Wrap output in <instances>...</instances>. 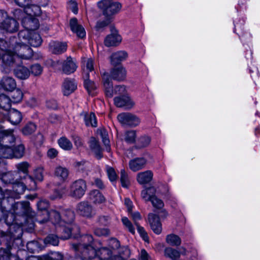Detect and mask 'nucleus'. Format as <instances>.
Segmentation results:
<instances>
[{
    "label": "nucleus",
    "mask_w": 260,
    "mask_h": 260,
    "mask_svg": "<svg viewBox=\"0 0 260 260\" xmlns=\"http://www.w3.org/2000/svg\"><path fill=\"white\" fill-rule=\"evenodd\" d=\"M93 238L91 235H85L79 243L72 244V248L82 260H91L96 256L97 251L93 247Z\"/></svg>",
    "instance_id": "obj_1"
},
{
    "label": "nucleus",
    "mask_w": 260,
    "mask_h": 260,
    "mask_svg": "<svg viewBox=\"0 0 260 260\" xmlns=\"http://www.w3.org/2000/svg\"><path fill=\"white\" fill-rule=\"evenodd\" d=\"M22 231L21 226L18 223L12 224L8 229L7 232L0 230V237L3 241H6L7 248L5 250H9L10 253V249L15 239L19 238L22 235Z\"/></svg>",
    "instance_id": "obj_2"
},
{
    "label": "nucleus",
    "mask_w": 260,
    "mask_h": 260,
    "mask_svg": "<svg viewBox=\"0 0 260 260\" xmlns=\"http://www.w3.org/2000/svg\"><path fill=\"white\" fill-rule=\"evenodd\" d=\"M74 218L75 214L73 211L66 210L62 212V235L60 237L61 239L66 240L71 237L73 229L76 227V225L73 224Z\"/></svg>",
    "instance_id": "obj_3"
},
{
    "label": "nucleus",
    "mask_w": 260,
    "mask_h": 260,
    "mask_svg": "<svg viewBox=\"0 0 260 260\" xmlns=\"http://www.w3.org/2000/svg\"><path fill=\"white\" fill-rule=\"evenodd\" d=\"M98 6L103 10V15L109 18L119 12L122 8L120 3L113 0H101L98 3Z\"/></svg>",
    "instance_id": "obj_4"
},
{
    "label": "nucleus",
    "mask_w": 260,
    "mask_h": 260,
    "mask_svg": "<svg viewBox=\"0 0 260 260\" xmlns=\"http://www.w3.org/2000/svg\"><path fill=\"white\" fill-rule=\"evenodd\" d=\"M103 85L106 95L108 98H112L113 93L125 95L126 87L124 85H117L113 89V84L108 73L103 74L102 76Z\"/></svg>",
    "instance_id": "obj_5"
},
{
    "label": "nucleus",
    "mask_w": 260,
    "mask_h": 260,
    "mask_svg": "<svg viewBox=\"0 0 260 260\" xmlns=\"http://www.w3.org/2000/svg\"><path fill=\"white\" fill-rule=\"evenodd\" d=\"M15 40L16 38H13L10 43L18 58L26 60L30 59L33 55V51L31 48L26 45L25 42L17 43L14 41Z\"/></svg>",
    "instance_id": "obj_6"
},
{
    "label": "nucleus",
    "mask_w": 260,
    "mask_h": 260,
    "mask_svg": "<svg viewBox=\"0 0 260 260\" xmlns=\"http://www.w3.org/2000/svg\"><path fill=\"white\" fill-rule=\"evenodd\" d=\"M86 181L79 179L73 181L69 188V196L75 199L79 200L85 194L87 190Z\"/></svg>",
    "instance_id": "obj_7"
},
{
    "label": "nucleus",
    "mask_w": 260,
    "mask_h": 260,
    "mask_svg": "<svg viewBox=\"0 0 260 260\" xmlns=\"http://www.w3.org/2000/svg\"><path fill=\"white\" fill-rule=\"evenodd\" d=\"M11 212L15 215L24 216L29 218H32L35 215L28 201L15 202Z\"/></svg>",
    "instance_id": "obj_8"
},
{
    "label": "nucleus",
    "mask_w": 260,
    "mask_h": 260,
    "mask_svg": "<svg viewBox=\"0 0 260 260\" xmlns=\"http://www.w3.org/2000/svg\"><path fill=\"white\" fill-rule=\"evenodd\" d=\"M6 48V50L3 51L2 60L6 67H10L15 63L16 59L18 58L14 53L10 43L9 44H7Z\"/></svg>",
    "instance_id": "obj_9"
},
{
    "label": "nucleus",
    "mask_w": 260,
    "mask_h": 260,
    "mask_svg": "<svg viewBox=\"0 0 260 260\" xmlns=\"http://www.w3.org/2000/svg\"><path fill=\"white\" fill-rule=\"evenodd\" d=\"M117 119L122 124L130 126H136L140 122V119L137 116L128 112L119 114L117 116Z\"/></svg>",
    "instance_id": "obj_10"
},
{
    "label": "nucleus",
    "mask_w": 260,
    "mask_h": 260,
    "mask_svg": "<svg viewBox=\"0 0 260 260\" xmlns=\"http://www.w3.org/2000/svg\"><path fill=\"white\" fill-rule=\"evenodd\" d=\"M76 212L79 215L86 218H91L95 214L92 205L85 201L80 202L77 205Z\"/></svg>",
    "instance_id": "obj_11"
},
{
    "label": "nucleus",
    "mask_w": 260,
    "mask_h": 260,
    "mask_svg": "<svg viewBox=\"0 0 260 260\" xmlns=\"http://www.w3.org/2000/svg\"><path fill=\"white\" fill-rule=\"evenodd\" d=\"M110 27L111 34L105 38L104 44L107 47L117 46L121 43L122 38L114 27L111 26Z\"/></svg>",
    "instance_id": "obj_12"
},
{
    "label": "nucleus",
    "mask_w": 260,
    "mask_h": 260,
    "mask_svg": "<svg viewBox=\"0 0 260 260\" xmlns=\"http://www.w3.org/2000/svg\"><path fill=\"white\" fill-rule=\"evenodd\" d=\"M14 132V130L11 128L0 131V144L9 145L14 143L16 138Z\"/></svg>",
    "instance_id": "obj_13"
},
{
    "label": "nucleus",
    "mask_w": 260,
    "mask_h": 260,
    "mask_svg": "<svg viewBox=\"0 0 260 260\" xmlns=\"http://www.w3.org/2000/svg\"><path fill=\"white\" fill-rule=\"evenodd\" d=\"M114 102L115 106L119 108L125 107L126 109H131L134 105V102L127 94L115 97Z\"/></svg>",
    "instance_id": "obj_14"
},
{
    "label": "nucleus",
    "mask_w": 260,
    "mask_h": 260,
    "mask_svg": "<svg viewBox=\"0 0 260 260\" xmlns=\"http://www.w3.org/2000/svg\"><path fill=\"white\" fill-rule=\"evenodd\" d=\"M126 71L125 69L121 66L114 67L110 71V75H109L110 79H112L118 81L124 80L126 78Z\"/></svg>",
    "instance_id": "obj_15"
},
{
    "label": "nucleus",
    "mask_w": 260,
    "mask_h": 260,
    "mask_svg": "<svg viewBox=\"0 0 260 260\" xmlns=\"http://www.w3.org/2000/svg\"><path fill=\"white\" fill-rule=\"evenodd\" d=\"M22 25L24 28L34 32L39 28V22L36 18L27 16L22 19Z\"/></svg>",
    "instance_id": "obj_16"
},
{
    "label": "nucleus",
    "mask_w": 260,
    "mask_h": 260,
    "mask_svg": "<svg viewBox=\"0 0 260 260\" xmlns=\"http://www.w3.org/2000/svg\"><path fill=\"white\" fill-rule=\"evenodd\" d=\"M8 196L4 197L0 200V208L4 212H11L14 205L15 204V198L10 194H7Z\"/></svg>",
    "instance_id": "obj_17"
},
{
    "label": "nucleus",
    "mask_w": 260,
    "mask_h": 260,
    "mask_svg": "<svg viewBox=\"0 0 260 260\" xmlns=\"http://www.w3.org/2000/svg\"><path fill=\"white\" fill-rule=\"evenodd\" d=\"M148 220L152 230L156 234H159L162 230L161 224L158 215L153 213L148 215Z\"/></svg>",
    "instance_id": "obj_18"
},
{
    "label": "nucleus",
    "mask_w": 260,
    "mask_h": 260,
    "mask_svg": "<svg viewBox=\"0 0 260 260\" xmlns=\"http://www.w3.org/2000/svg\"><path fill=\"white\" fill-rule=\"evenodd\" d=\"M4 30L9 33H14L18 30L19 24L18 21L11 17H9L2 24Z\"/></svg>",
    "instance_id": "obj_19"
},
{
    "label": "nucleus",
    "mask_w": 260,
    "mask_h": 260,
    "mask_svg": "<svg viewBox=\"0 0 260 260\" xmlns=\"http://www.w3.org/2000/svg\"><path fill=\"white\" fill-rule=\"evenodd\" d=\"M50 52L55 54L64 53L67 49V44L66 42L51 41L49 44Z\"/></svg>",
    "instance_id": "obj_20"
},
{
    "label": "nucleus",
    "mask_w": 260,
    "mask_h": 260,
    "mask_svg": "<svg viewBox=\"0 0 260 260\" xmlns=\"http://www.w3.org/2000/svg\"><path fill=\"white\" fill-rule=\"evenodd\" d=\"M51 222L57 226L58 232L62 233V220L61 214L54 210H51L49 212H46Z\"/></svg>",
    "instance_id": "obj_21"
},
{
    "label": "nucleus",
    "mask_w": 260,
    "mask_h": 260,
    "mask_svg": "<svg viewBox=\"0 0 260 260\" xmlns=\"http://www.w3.org/2000/svg\"><path fill=\"white\" fill-rule=\"evenodd\" d=\"M25 189V185L18 179L15 183L12 184V190H8V192L15 199H18L19 195L23 193Z\"/></svg>",
    "instance_id": "obj_22"
},
{
    "label": "nucleus",
    "mask_w": 260,
    "mask_h": 260,
    "mask_svg": "<svg viewBox=\"0 0 260 260\" xmlns=\"http://www.w3.org/2000/svg\"><path fill=\"white\" fill-rule=\"evenodd\" d=\"M146 159L144 157H137L129 160V169L133 172H137L144 168L146 164Z\"/></svg>",
    "instance_id": "obj_23"
},
{
    "label": "nucleus",
    "mask_w": 260,
    "mask_h": 260,
    "mask_svg": "<svg viewBox=\"0 0 260 260\" xmlns=\"http://www.w3.org/2000/svg\"><path fill=\"white\" fill-rule=\"evenodd\" d=\"M70 25L72 31L76 33L79 38L82 39L85 37V30L81 25L78 24L77 18H72L70 21Z\"/></svg>",
    "instance_id": "obj_24"
},
{
    "label": "nucleus",
    "mask_w": 260,
    "mask_h": 260,
    "mask_svg": "<svg viewBox=\"0 0 260 260\" xmlns=\"http://www.w3.org/2000/svg\"><path fill=\"white\" fill-rule=\"evenodd\" d=\"M77 66L73 59L69 56L64 60L62 65V70L64 73L70 74L74 73L77 69Z\"/></svg>",
    "instance_id": "obj_25"
},
{
    "label": "nucleus",
    "mask_w": 260,
    "mask_h": 260,
    "mask_svg": "<svg viewBox=\"0 0 260 260\" xmlns=\"http://www.w3.org/2000/svg\"><path fill=\"white\" fill-rule=\"evenodd\" d=\"M81 117H83L85 124L87 126L96 127L97 121L95 115L94 113H88L87 112H82L80 114Z\"/></svg>",
    "instance_id": "obj_26"
},
{
    "label": "nucleus",
    "mask_w": 260,
    "mask_h": 260,
    "mask_svg": "<svg viewBox=\"0 0 260 260\" xmlns=\"http://www.w3.org/2000/svg\"><path fill=\"white\" fill-rule=\"evenodd\" d=\"M18 173L15 172H8L2 174L0 180L2 181V185L13 184L18 180Z\"/></svg>",
    "instance_id": "obj_27"
},
{
    "label": "nucleus",
    "mask_w": 260,
    "mask_h": 260,
    "mask_svg": "<svg viewBox=\"0 0 260 260\" xmlns=\"http://www.w3.org/2000/svg\"><path fill=\"white\" fill-rule=\"evenodd\" d=\"M22 119V115L21 112L15 109H11L8 112V120L13 125H17L20 123Z\"/></svg>",
    "instance_id": "obj_28"
},
{
    "label": "nucleus",
    "mask_w": 260,
    "mask_h": 260,
    "mask_svg": "<svg viewBox=\"0 0 260 260\" xmlns=\"http://www.w3.org/2000/svg\"><path fill=\"white\" fill-rule=\"evenodd\" d=\"M77 88V84L74 80L69 79L64 80L62 85V91L64 95L68 96L73 92Z\"/></svg>",
    "instance_id": "obj_29"
},
{
    "label": "nucleus",
    "mask_w": 260,
    "mask_h": 260,
    "mask_svg": "<svg viewBox=\"0 0 260 260\" xmlns=\"http://www.w3.org/2000/svg\"><path fill=\"white\" fill-rule=\"evenodd\" d=\"M153 178V173L150 170L139 173L137 176V180L140 184H145L150 182Z\"/></svg>",
    "instance_id": "obj_30"
},
{
    "label": "nucleus",
    "mask_w": 260,
    "mask_h": 260,
    "mask_svg": "<svg viewBox=\"0 0 260 260\" xmlns=\"http://www.w3.org/2000/svg\"><path fill=\"white\" fill-rule=\"evenodd\" d=\"M127 57V54L123 51H119L113 53L111 56V63L113 66H116L124 60Z\"/></svg>",
    "instance_id": "obj_31"
},
{
    "label": "nucleus",
    "mask_w": 260,
    "mask_h": 260,
    "mask_svg": "<svg viewBox=\"0 0 260 260\" xmlns=\"http://www.w3.org/2000/svg\"><path fill=\"white\" fill-rule=\"evenodd\" d=\"M1 82L6 91H12L16 87V83L15 79L12 77L6 76L1 80Z\"/></svg>",
    "instance_id": "obj_32"
},
{
    "label": "nucleus",
    "mask_w": 260,
    "mask_h": 260,
    "mask_svg": "<svg viewBox=\"0 0 260 260\" xmlns=\"http://www.w3.org/2000/svg\"><path fill=\"white\" fill-rule=\"evenodd\" d=\"M89 147L94 152L96 157L100 159L103 157L102 149L100 145L99 142L94 137H91L89 141Z\"/></svg>",
    "instance_id": "obj_33"
},
{
    "label": "nucleus",
    "mask_w": 260,
    "mask_h": 260,
    "mask_svg": "<svg viewBox=\"0 0 260 260\" xmlns=\"http://www.w3.org/2000/svg\"><path fill=\"white\" fill-rule=\"evenodd\" d=\"M89 199L94 204H100L105 202L106 199L98 190H91L89 193Z\"/></svg>",
    "instance_id": "obj_34"
},
{
    "label": "nucleus",
    "mask_w": 260,
    "mask_h": 260,
    "mask_svg": "<svg viewBox=\"0 0 260 260\" xmlns=\"http://www.w3.org/2000/svg\"><path fill=\"white\" fill-rule=\"evenodd\" d=\"M54 175L59 180L65 181L68 178L69 171L66 168L58 166L55 170Z\"/></svg>",
    "instance_id": "obj_35"
},
{
    "label": "nucleus",
    "mask_w": 260,
    "mask_h": 260,
    "mask_svg": "<svg viewBox=\"0 0 260 260\" xmlns=\"http://www.w3.org/2000/svg\"><path fill=\"white\" fill-rule=\"evenodd\" d=\"M98 133L100 134L102 139L103 143L106 147V151L110 152L111 148L107 131L104 127L100 128L98 129Z\"/></svg>",
    "instance_id": "obj_36"
},
{
    "label": "nucleus",
    "mask_w": 260,
    "mask_h": 260,
    "mask_svg": "<svg viewBox=\"0 0 260 260\" xmlns=\"http://www.w3.org/2000/svg\"><path fill=\"white\" fill-rule=\"evenodd\" d=\"M14 74L18 78L24 80L29 76L30 71L24 66H19L14 70Z\"/></svg>",
    "instance_id": "obj_37"
},
{
    "label": "nucleus",
    "mask_w": 260,
    "mask_h": 260,
    "mask_svg": "<svg viewBox=\"0 0 260 260\" xmlns=\"http://www.w3.org/2000/svg\"><path fill=\"white\" fill-rule=\"evenodd\" d=\"M156 189L154 187H148L141 191L142 198L145 201H150L155 196Z\"/></svg>",
    "instance_id": "obj_38"
},
{
    "label": "nucleus",
    "mask_w": 260,
    "mask_h": 260,
    "mask_svg": "<svg viewBox=\"0 0 260 260\" xmlns=\"http://www.w3.org/2000/svg\"><path fill=\"white\" fill-rule=\"evenodd\" d=\"M25 149V147L22 144H19L12 147V159L22 158L24 155Z\"/></svg>",
    "instance_id": "obj_39"
},
{
    "label": "nucleus",
    "mask_w": 260,
    "mask_h": 260,
    "mask_svg": "<svg viewBox=\"0 0 260 260\" xmlns=\"http://www.w3.org/2000/svg\"><path fill=\"white\" fill-rule=\"evenodd\" d=\"M12 147L0 144V157L12 159Z\"/></svg>",
    "instance_id": "obj_40"
},
{
    "label": "nucleus",
    "mask_w": 260,
    "mask_h": 260,
    "mask_svg": "<svg viewBox=\"0 0 260 260\" xmlns=\"http://www.w3.org/2000/svg\"><path fill=\"white\" fill-rule=\"evenodd\" d=\"M57 143L59 146L64 150L70 151L73 148V144L71 141L66 137H60L58 139Z\"/></svg>",
    "instance_id": "obj_41"
},
{
    "label": "nucleus",
    "mask_w": 260,
    "mask_h": 260,
    "mask_svg": "<svg viewBox=\"0 0 260 260\" xmlns=\"http://www.w3.org/2000/svg\"><path fill=\"white\" fill-rule=\"evenodd\" d=\"M112 251L106 247H103L97 251L96 256L101 260H110L112 257Z\"/></svg>",
    "instance_id": "obj_42"
},
{
    "label": "nucleus",
    "mask_w": 260,
    "mask_h": 260,
    "mask_svg": "<svg viewBox=\"0 0 260 260\" xmlns=\"http://www.w3.org/2000/svg\"><path fill=\"white\" fill-rule=\"evenodd\" d=\"M27 43L34 47H38L41 45L42 40L39 34L32 32Z\"/></svg>",
    "instance_id": "obj_43"
},
{
    "label": "nucleus",
    "mask_w": 260,
    "mask_h": 260,
    "mask_svg": "<svg viewBox=\"0 0 260 260\" xmlns=\"http://www.w3.org/2000/svg\"><path fill=\"white\" fill-rule=\"evenodd\" d=\"M25 11L28 14V16L32 17V16L40 15L41 13L40 6L31 4V3L25 8Z\"/></svg>",
    "instance_id": "obj_44"
},
{
    "label": "nucleus",
    "mask_w": 260,
    "mask_h": 260,
    "mask_svg": "<svg viewBox=\"0 0 260 260\" xmlns=\"http://www.w3.org/2000/svg\"><path fill=\"white\" fill-rule=\"evenodd\" d=\"M89 75L88 73L83 75L84 80V87L87 90L89 94H92V92L95 89L96 85L95 83L89 79Z\"/></svg>",
    "instance_id": "obj_45"
},
{
    "label": "nucleus",
    "mask_w": 260,
    "mask_h": 260,
    "mask_svg": "<svg viewBox=\"0 0 260 260\" xmlns=\"http://www.w3.org/2000/svg\"><path fill=\"white\" fill-rule=\"evenodd\" d=\"M166 242L171 246H178L181 244V240L178 236L170 234L167 236Z\"/></svg>",
    "instance_id": "obj_46"
},
{
    "label": "nucleus",
    "mask_w": 260,
    "mask_h": 260,
    "mask_svg": "<svg viewBox=\"0 0 260 260\" xmlns=\"http://www.w3.org/2000/svg\"><path fill=\"white\" fill-rule=\"evenodd\" d=\"M165 255L172 259H175L180 257V252L172 247H167L165 250Z\"/></svg>",
    "instance_id": "obj_47"
},
{
    "label": "nucleus",
    "mask_w": 260,
    "mask_h": 260,
    "mask_svg": "<svg viewBox=\"0 0 260 260\" xmlns=\"http://www.w3.org/2000/svg\"><path fill=\"white\" fill-rule=\"evenodd\" d=\"M0 260H19L18 256L11 254L9 250L0 248Z\"/></svg>",
    "instance_id": "obj_48"
},
{
    "label": "nucleus",
    "mask_w": 260,
    "mask_h": 260,
    "mask_svg": "<svg viewBox=\"0 0 260 260\" xmlns=\"http://www.w3.org/2000/svg\"><path fill=\"white\" fill-rule=\"evenodd\" d=\"M151 142V138L148 136H142L137 140V147L138 148H142L148 146Z\"/></svg>",
    "instance_id": "obj_49"
},
{
    "label": "nucleus",
    "mask_w": 260,
    "mask_h": 260,
    "mask_svg": "<svg viewBox=\"0 0 260 260\" xmlns=\"http://www.w3.org/2000/svg\"><path fill=\"white\" fill-rule=\"evenodd\" d=\"M23 96V92L20 89L13 90L11 94V102L13 103H18L22 101Z\"/></svg>",
    "instance_id": "obj_50"
},
{
    "label": "nucleus",
    "mask_w": 260,
    "mask_h": 260,
    "mask_svg": "<svg viewBox=\"0 0 260 260\" xmlns=\"http://www.w3.org/2000/svg\"><path fill=\"white\" fill-rule=\"evenodd\" d=\"M120 182L121 186L124 188H128L130 185V181L127 173L124 169L120 171Z\"/></svg>",
    "instance_id": "obj_51"
},
{
    "label": "nucleus",
    "mask_w": 260,
    "mask_h": 260,
    "mask_svg": "<svg viewBox=\"0 0 260 260\" xmlns=\"http://www.w3.org/2000/svg\"><path fill=\"white\" fill-rule=\"evenodd\" d=\"M44 242L46 245L57 246L59 243L58 237L55 235L50 234L45 238Z\"/></svg>",
    "instance_id": "obj_52"
},
{
    "label": "nucleus",
    "mask_w": 260,
    "mask_h": 260,
    "mask_svg": "<svg viewBox=\"0 0 260 260\" xmlns=\"http://www.w3.org/2000/svg\"><path fill=\"white\" fill-rule=\"evenodd\" d=\"M83 63L84 65L83 75H85L86 73L89 74V72L93 71V60L92 58H90L85 59L83 61Z\"/></svg>",
    "instance_id": "obj_53"
},
{
    "label": "nucleus",
    "mask_w": 260,
    "mask_h": 260,
    "mask_svg": "<svg viewBox=\"0 0 260 260\" xmlns=\"http://www.w3.org/2000/svg\"><path fill=\"white\" fill-rule=\"evenodd\" d=\"M36 129V125L32 122L27 123L21 129L24 135L27 136L32 134Z\"/></svg>",
    "instance_id": "obj_54"
},
{
    "label": "nucleus",
    "mask_w": 260,
    "mask_h": 260,
    "mask_svg": "<svg viewBox=\"0 0 260 260\" xmlns=\"http://www.w3.org/2000/svg\"><path fill=\"white\" fill-rule=\"evenodd\" d=\"M107 173L110 181L112 182L113 184L116 183L118 179V175L114 169L111 167H107Z\"/></svg>",
    "instance_id": "obj_55"
},
{
    "label": "nucleus",
    "mask_w": 260,
    "mask_h": 260,
    "mask_svg": "<svg viewBox=\"0 0 260 260\" xmlns=\"http://www.w3.org/2000/svg\"><path fill=\"white\" fill-rule=\"evenodd\" d=\"M32 31L24 28L23 30H21L18 33V38L19 40L22 42V41L26 42H28L29 38L31 37Z\"/></svg>",
    "instance_id": "obj_56"
},
{
    "label": "nucleus",
    "mask_w": 260,
    "mask_h": 260,
    "mask_svg": "<svg viewBox=\"0 0 260 260\" xmlns=\"http://www.w3.org/2000/svg\"><path fill=\"white\" fill-rule=\"evenodd\" d=\"M15 166L18 172H22L26 175L28 174V168L30 166L27 162L23 161L16 164Z\"/></svg>",
    "instance_id": "obj_57"
},
{
    "label": "nucleus",
    "mask_w": 260,
    "mask_h": 260,
    "mask_svg": "<svg viewBox=\"0 0 260 260\" xmlns=\"http://www.w3.org/2000/svg\"><path fill=\"white\" fill-rule=\"evenodd\" d=\"M74 144L78 150H80L84 146V142L81 138L77 135H73L72 136Z\"/></svg>",
    "instance_id": "obj_58"
},
{
    "label": "nucleus",
    "mask_w": 260,
    "mask_h": 260,
    "mask_svg": "<svg viewBox=\"0 0 260 260\" xmlns=\"http://www.w3.org/2000/svg\"><path fill=\"white\" fill-rule=\"evenodd\" d=\"M43 71V68L42 66L38 63L34 64L30 67V72L34 76L40 75Z\"/></svg>",
    "instance_id": "obj_59"
},
{
    "label": "nucleus",
    "mask_w": 260,
    "mask_h": 260,
    "mask_svg": "<svg viewBox=\"0 0 260 260\" xmlns=\"http://www.w3.org/2000/svg\"><path fill=\"white\" fill-rule=\"evenodd\" d=\"M110 22V18L109 17H106V18L103 20H100L96 22L95 26L96 29L98 30H100L108 26Z\"/></svg>",
    "instance_id": "obj_60"
},
{
    "label": "nucleus",
    "mask_w": 260,
    "mask_h": 260,
    "mask_svg": "<svg viewBox=\"0 0 260 260\" xmlns=\"http://www.w3.org/2000/svg\"><path fill=\"white\" fill-rule=\"evenodd\" d=\"M136 137V134L134 131H128L125 134V140L128 143H133L135 141Z\"/></svg>",
    "instance_id": "obj_61"
},
{
    "label": "nucleus",
    "mask_w": 260,
    "mask_h": 260,
    "mask_svg": "<svg viewBox=\"0 0 260 260\" xmlns=\"http://www.w3.org/2000/svg\"><path fill=\"white\" fill-rule=\"evenodd\" d=\"M136 226H137L138 233L142 239L145 241H147L148 240V236L144 228L140 226L138 222H136Z\"/></svg>",
    "instance_id": "obj_62"
},
{
    "label": "nucleus",
    "mask_w": 260,
    "mask_h": 260,
    "mask_svg": "<svg viewBox=\"0 0 260 260\" xmlns=\"http://www.w3.org/2000/svg\"><path fill=\"white\" fill-rule=\"evenodd\" d=\"M153 206L157 209H161L164 206L163 201L157 198L155 196L150 201Z\"/></svg>",
    "instance_id": "obj_63"
},
{
    "label": "nucleus",
    "mask_w": 260,
    "mask_h": 260,
    "mask_svg": "<svg viewBox=\"0 0 260 260\" xmlns=\"http://www.w3.org/2000/svg\"><path fill=\"white\" fill-rule=\"evenodd\" d=\"M49 256V260H63V255L59 252H52Z\"/></svg>",
    "instance_id": "obj_64"
}]
</instances>
